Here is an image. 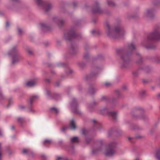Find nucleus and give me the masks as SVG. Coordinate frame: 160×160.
Instances as JSON below:
<instances>
[{
	"instance_id": "obj_1",
	"label": "nucleus",
	"mask_w": 160,
	"mask_h": 160,
	"mask_svg": "<svg viewBox=\"0 0 160 160\" xmlns=\"http://www.w3.org/2000/svg\"><path fill=\"white\" fill-rule=\"evenodd\" d=\"M127 48V52L122 49L117 50V53L121 55V65L122 68H126L129 66V62L131 61L130 56L136 48L132 43L128 44Z\"/></svg>"
},
{
	"instance_id": "obj_2",
	"label": "nucleus",
	"mask_w": 160,
	"mask_h": 160,
	"mask_svg": "<svg viewBox=\"0 0 160 160\" xmlns=\"http://www.w3.org/2000/svg\"><path fill=\"white\" fill-rule=\"evenodd\" d=\"M153 40H160V28L158 26L154 27L153 32L147 36V39L142 42V44L147 49H154L156 48V45H149V42Z\"/></svg>"
},
{
	"instance_id": "obj_3",
	"label": "nucleus",
	"mask_w": 160,
	"mask_h": 160,
	"mask_svg": "<svg viewBox=\"0 0 160 160\" xmlns=\"http://www.w3.org/2000/svg\"><path fill=\"white\" fill-rule=\"evenodd\" d=\"M106 26L107 27V35L110 38H115L122 36L125 33L123 28L120 25L114 26V29L108 22L106 23Z\"/></svg>"
},
{
	"instance_id": "obj_4",
	"label": "nucleus",
	"mask_w": 160,
	"mask_h": 160,
	"mask_svg": "<svg viewBox=\"0 0 160 160\" xmlns=\"http://www.w3.org/2000/svg\"><path fill=\"white\" fill-rule=\"evenodd\" d=\"M8 54L12 56V64L13 65L18 62L19 60L21 58L20 54L16 46H14L12 47V49L9 52Z\"/></svg>"
},
{
	"instance_id": "obj_5",
	"label": "nucleus",
	"mask_w": 160,
	"mask_h": 160,
	"mask_svg": "<svg viewBox=\"0 0 160 160\" xmlns=\"http://www.w3.org/2000/svg\"><path fill=\"white\" fill-rule=\"evenodd\" d=\"M117 143L114 142H110L107 147L105 154L108 156H112L116 152V148Z\"/></svg>"
},
{
	"instance_id": "obj_6",
	"label": "nucleus",
	"mask_w": 160,
	"mask_h": 160,
	"mask_svg": "<svg viewBox=\"0 0 160 160\" xmlns=\"http://www.w3.org/2000/svg\"><path fill=\"white\" fill-rule=\"evenodd\" d=\"M100 112L102 114H107L111 117L113 120L116 121L117 118V113L116 111L109 112L107 108H105L100 110Z\"/></svg>"
},
{
	"instance_id": "obj_7",
	"label": "nucleus",
	"mask_w": 160,
	"mask_h": 160,
	"mask_svg": "<svg viewBox=\"0 0 160 160\" xmlns=\"http://www.w3.org/2000/svg\"><path fill=\"white\" fill-rule=\"evenodd\" d=\"M76 36L75 30L73 29H70L64 34V39L69 41H70L73 38L76 37Z\"/></svg>"
},
{
	"instance_id": "obj_8",
	"label": "nucleus",
	"mask_w": 160,
	"mask_h": 160,
	"mask_svg": "<svg viewBox=\"0 0 160 160\" xmlns=\"http://www.w3.org/2000/svg\"><path fill=\"white\" fill-rule=\"evenodd\" d=\"M35 2L39 6H42L43 9L46 12H48L52 8L51 4L49 3H44L42 0H35Z\"/></svg>"
},
{
	"instance_id": "obj_9",
	"label": "nucleus",
	"mask_w": 160,
	"mask_h": 160,
	"mask_svg": "<svg viewBox=\"0 0 160 160\" xmlns=\"http://www.w3.org/2000/svg\"><path fill=\"white\" fill-rule=\"evenodd\" d=\"M69 52L72 55L76 54L78 52V48L74 43L70 42L69 45Z\"/></svg>"
},
{
	"instance_id": "obj_10",
	"label": "nucleus",
	"mask_w": 160,
	"mask_h": 160,
	"mask_svg": "<svg viewBox=\"0 0 160 160\" xmlns=\"http://www.w3.org/2000/svg\"><path fill=\"white\" fill-rule=\"evenodd\" d=\"M71 105L73 108L72 112L75 114H79V112L78 109V102L75 98H73L71 103Z\"/></svg>"
},
{
	"instance_id": "obj_11",
	"label": "nucleus",
	"mask_w": 160,
	"mask_h": 160,
	"mask_svg": "<svg viewBox=\"0 0 160 160\" xmlns=\"http://www.w3.org/2000/svg\"><path fill=\"white\" fill-rule=\"evenodd\" d=\"M103 141L102 140H99L97 142V147L94 148L92 150V153L95 154L98 152L100 151L102 148Z\"/></svg>"
},
{
	"instance_id": "obj_12",
	"label": "nucleus",
	"mask_w": 160,
	"mask_h": 160,
	"mask_svg": "<svg viewBox=\"0 0 160 160\" xmlns=\"http://www.w3.org/2000/svg\"><path fill=\"white\" fill-rule=\"evenodd\" d=\"M92 12L93 13H102L103 11L100 8L98 2H95L92 9Z\"/></svg>"
},
{
	"instance_id": "obj_13",
	"label": "nucleus",
	"mask_w": 160,
	"mask_h": 160,
	"mask_svg": "<svg viewBox=\"0 0 160 160\" xmlns=\"http://www.w3.org/2000/svg\"><path fill=\"white\" fill-rule=\"evenodd\" d=\"M57 66L59 67L66 68L67 69L66 70V74L68 75L71 74L73 72V70L70 69L68 65L62 62H60L58 64Z\"/></svg>"
},
{
	"instance_id": "obj_14",
	"label": "nucleus",
	"mask_w": 160,
	"mask_h": 160,
	"mask_svg": "<svg viewBox=\"0 0 160 160\" xmlns=\"http://www.w3.org/2000/svg\"><path fill=\"white\" fill-rule=\"evenodd\" d=\"M155 10L152 9H149L147 10L144 14V17L149 18H152L154 15Z\"/></svg>"
},
{
	"instance_id": "obj_15",
	"label": "nucleus",
	"mask_w": 160,
	"mask_h": 160,
	"mask_svg": "<svg viewBox=\"0 0 160 160\" xmlns=\"http://www.w3.org/2000/svg\"><path fill=\"white\" fill-rule=\"evenodd\" d=\"M53 21L54 22H56L58 26L59 27L62 26L65 22V21L62 19H59L57 18H53Z\"/></svg>"
},
{
	"instance_id": "obj_16",
	"label": "nucleus",
	"mask_w": 160,
	"mask_h": 160,
	"mask_svg": "<svg viewBox=\"0 0 160 160\" xmlns=\"http://www.w3.org/2000/svg\"><path fill=\"white\" fill-rule=\"evenodd\" d=\"M100 69H99L98 72H96L95 71L92 72L91 74L86 76L85 79L87 80L90 79L92 78L96 77L98 74Z\"/></svg>"
},
{
	"instance_id": "obj_17",
	"label": "nucleus",
	"mask_w": 160,
	"mask_h": 160,
	"mask_svg": "<svg viewBox=\"0 0 160 160\" xmlns=\"http://www.w3.org/2000/svg\"><path fill=\"white\" fill-rule=\"evenodd\" d=\"M37 82V80L35 79L28 81L26 84L28 87H32L36 85Z\"/></svg>"
},
{
	"instance_id": "obj_18",
	"label": "nucleus",
	"mask_w": 160,
	"mask_h": 160,
	"mask_svg": "<svg viewBox=\"0 0 160 160\" xmlns=\"http://www.w3.org/2000/svg\"><path fill=\"white\" fill-rule=\"evenodd\" d=\"M38 98V96L37 95L31 96L30 97L29 100H27L28 105L31 107L32 106L33 102L35 100Z\"/></svg>"
},
{
	"instance_id": "obj_19",
	"label": "nucleus",
	"mask_w": 160,
	"mask_h": 160,
	"mask_svg": "<svg viewBox=\"0 0 160 160\" xmlns=\"http://www.w3.org/2000/svg\"><path fill=\"white\" fill-rule=\"evenodd\" d=\"M47 94L50 99H55V100L58 98H59L60 96L59 95L56 94V93L53 94V95H51V92L49 91H47Z\"/></svg>"
},
{
	"instance_id": "obj_20",
	"label": "nucleus",
	"mask_w": 160,
	"mask_h": 160,
	"mask_svg": "<svg viewBox=\"0 0 160 160\" xmlns=\"http://www.w3.org/2000/svg\"><path fill=\"white\" fill-rule=\"evenodd\" d=\"M140 69L143 70L147 73L149 72L151 70V68H150L148 66H143L141 67L140 68Z\"/></svg>"
},
{
	"instance_id": "obj_21",
	"label": "nucleus",
	"mask_w": 160,
	"mask_h": 160,
	"mask_svg": "<svg viewBox=\"0 0 160 160\" xmlns=\"http://www.w3.org/2000/svg\"><path fill=\"white\" fill-rule=\"evenodd\" d=\"M41 27L43 32L49 31L50 29V28L48 26L44 23L41 24Z\"/></svg>"
},
{
	"instance_id": "obj_22",
	"label": "nucleus",
	"mask_w": 160,
	"mask_h": 160,
	"mask_svg": "<svg viewBox=\"0 0 160 160\" xmlns=\"http://www.w3.org/2000/svg\"><path fill=\"white\" fill-rule=\"evenodd\" d=\"M92 122L94 124V127H96L98 129H100L102 127L101 125L97 122L95 120H93Z\"/></svg>"
},
{
	"instance_id": "obj_23",
	"label": "nucleus",
	"mask_w": 160,
	"mask_h": 160,
	"mask_svg": "<svg viewBox=\"0 0 160 160\" xmlns=\"http://www.w3.org/2000/svg\"><path fill=\"white\" fill-rule=\"evenodd\" d=\"M22 153L23 154H30L31 155H32V156L34 155L33 153L29 149H24L22 151Z\"/></svg>"
},
{
	"instance_id": "obj_24",
	"label": "nucleus",
	"mask_w": 160,
	"mask_h": 160,
	"mask_svg": "<svg viewBox=\"0 0 160 160\" xmlns=\"http://www.w3.org/2000/svg\"><path fill=\"white\" fill-rule=\"evenodd\" d=\"M70 141L72 143H78L79 140L78 137H74L71 138Z\"/></svg>"
},
{
	"instance_id": "obj_25",
	"label": "nucleus",
	"mask_w": 160,
	"mask_h": 160,
	"mask_svg": "<svg viewBox=\"0 0 160 160\" xmlns=\"http://www.w3.org/2000/svg\"><path fill=\"white\" fill-rule=\"evenodd\" d=\"M70 128L74 130L76 128V125L74 120H72L70 123Z\"/></svg>"
},
{
	"instance_id": "obj_26",
	"label": "nucleus",
	"mask_w": 160,
	"mask_h": 160,
	"mask_svg": "<svg viewBox=\"0 0 160 160\" xmlns=\"http://www.w3.org/2000/svg\"><path fill=\"white\" fill-rule=\"evenodd\" d=\"M140 109L139 108H136V109H134V110H133L131 112V114L132 115L133 117V118H135V119H137L138 118H137V117L136 116H134V114H133V113L134 112H136V113H138V112H139V110Z\"/></svg>"
},
{
	"instance_id": "obj_27",
	"label": "nucleus",
	"mask_w": 160,
	"mask_h": 160,
	"mask_svg": "<svg viewBox=\"0 0 160 160\" xmlns=\"http://www.w3.org/2000/svg\"><path fill=\"white\" fill-rule=\"evenodd\" d=\"M107 3L108 5L111 7H114L116 5V4L111 0H107Z\"/></svg>"
},
{
	"instance_id": "obj_28",
	"label": "nucleus",
	"mask_w": 160,
	"mask_h": 160,
	"mask_svg": "<svg viewBox=\"0 0 160 160\" xmlns=\"http://www.w3.org/2000/svg\"><path fill=\"white\" fill-rule=\"evenodd\" d=\"M96 91V90L93 88H92L90 89L88 91L89 93L91 95H92L94 94Z\"/></svg>"
},
{
	"instance_id": "obj_29",
	"label": "nucleus",
	"mask_w": 160,
	"mask_h": 160,
	"mask_svg": "<svg viewBox=\"0 0 160 160\" xmlns=\"http://www.w3.org/2000/svg\"><path fill=\"white\" fill-rule=\"evenodd\" d=\"M50 110L51 112H53L57 114L58 112V109L55 107H52L50 108Z\"/></svg>"
},
{
	"instance_id": "obj_30",
	"label": "nucleus",
	"mask_w": 160,
	"mask_h": 160,
	"mask_svg": "<svg viewBox=\"0 0 160 160\" xmlns=\"http://www.w3.org/2000/svg\"><path fill=\"white\" fill-rule=\"evenodd\" d=\"M156 157L158 160H160V150H158L157 151Z\"/></svg>"
},
{
	"instance_id": "obj_31",
	"label": "nucleus",
	"mask_w": 160,
	"mask_h": 160,
	"mask_svg": "<svg viewBox=\"0 0 160 160\" xmlns=\"http://www.w3.org/2000/svg\"><path fill=\"white\" fill-rule=\"evenodd\" d=\"M78 66L81 68H83L86 66V63L83 62H80L78 63Z\"/></svg>"
},
{
	"instance_id": "obj_32",
	"label": "nucleus",
	"mask_w": 160,
	"mask_h": 160,
	"mask_svg": "<svg viewBox=\"0 0 160 160\" xmlns=\"http://www.w3.org/2000/svg\"><path fill=\"white\" fill-rule=\"evenodd\" d=\"M51 142V141L50 140H45L43 142V145L45 146H47L48 145L50 144Z\"/></svg>"
},
{
	"instance_id": "obj_33",
	"label": "nucleus",
	"mask_w": 160,
	"mask_h": 160,
	"mask_svg": "<svg viewBox=\"0 0 160 160\" xmlns=\"http://www.w3.org/2000/svg\"><path fill=\"white\" fill-rule=\"evenodd\" d=\"M152 4L154 5H158L160 4V0H153Z\"/></svg>"
},
{
	"instance_id": "obj_34",
	"label": "nucleus",
	"mask_w": 160,
	"mask_h": 160,
	"mask_svg": "<svg viewBox=\"0 0 160 160\" xmlns=\"http://www.w3.org/2000/svg\"><path fill=\"white\" fill-rule=\"evenodd\" d=\"M101 100L105 102H107L109 100V98L107 96H104L102 97Z\"/></svg>"
},
{
	"instance_id": "obj_35",
	"label": "nucleus",
	"mask_w": 160,
	"mask_h": 160,
	"mask_svg": "<svg viewBox=\"0 0 160 160\" xmlns=\"http://www.w3.org/2000/svg\"><path fill=\"white\" fill-rule=\"evenodd\" d=\"M17 120L18 122L21 124H22L24 122V120L22 118H17Z\"/></svg>"
},
{
	"instance_id": "obj_36",
	"label": "nucleus",
	"mask_w": 160,
	"mask_h": 160,
	"mask_svg": "<svg viewBox=\"0 0 160 160\" xmlns=\"http://www.w3.org/2000/svg\"><path fill=\"white\" fill-rule=\"evenodd\" d=\"M6 150L9 155H11L13 152L11 150L10 148L9 147H7Z\"/></svg>"
},
{
	"instance_id": "obj_37",
	"label": "nucleus",
	"mask_w": 160,
	"mask_h": 160,
	"mask_svg": "<svg viewBox=\"0 0 160 160\" xmlns=\"http://www.w3.org/2000/svg\"><path fill=\"white\" fill-rule=\"evenodd\" d=\"M141 119L144 120L146 121L148 119V116L145 114L142 115L141 117Z\"/></svg>"
},
{
	"instance_id": "obj_38",
	"label": "nucleus",
	"mask_w": 160,
	"mask_h": 160,
	"mask_svg": "<svg viewBox=\"0 0 160 160\" xmlns=\"http://www.w3.org/2000/svg\"><path fill=\"white\" fill-rule=\"evenodd\" d=\"M82 133L85 136H86L88 133V131L84 128L82 129Z\"/></svg>"
},
{
	"instance_id": "obj_39",
	"label": "nucleus",
	"mask_w": 160,
	"mask_h": 160,
	"mask_svg": "<svg viewBox=\"0 0 160 160\" xmlns=\"http://www.w3.org/2000/svg\"><path fill=\"white\" fill-rule=\"evenodd\" d=\"M115 92V94L118 98H119L121 96V94L119 90H116Z\"/></svg>"
},
{
	"instance_id": "obj_40",
	"label": "nucleus",
	"mask_w": 160,
	"mask_h": 160,
	"mask_svg": "<svg viewBox=\"0 0 160 160\" xmlns=\"http://www.w3.org/2000/svg\"><path fill=\"white\" fill-rule=\"evenodd\" d=\"M91 32L93 34H96L98 35L99 34V32L98 31H96L94 30H93Z\"/></svg>"
},
{
	"instance_id": "obj_41",
	"label": "nucleus",
	"mask_w": 160,
	"mask_h": 160,
	"mask_svg": "<svg viewBox=\"0 0 160 160\" xmlns=\"http://www.w3.org/2000/svg\"><path fill=\"white\" fill-rule=\"evenodd\" d=\"M83 58L85 59H87L89 58V54L88 53H86L83 55Z\"/></svg>"
},
{
	"instance_id": "obj_42",
	"label": "nucleus",
	"mask_w": 160,
	"mask_h": 160,
	"mask_svg": "<svg viewBox=\"0 0 160 160\" xmlns=\"http://www.w3.org/2000/svg\"><path fill=\"white\" fill-rule=\"evenodd\" d=\"M42 160H47L46 156L42 154L41 155Z\"/></svg>"
},
{
	"instance_id": "obj_43",
	"label": "nucleus",
	"mask_w": 160,
	"mask_h": 160,
	"mask_svg": "<svg viewBox=\"0 0 160 160\" xmlns=\"http://www.w3.org/2000/svg\"><path fill=\"white\" fill-rule=\"evenodd\" d=\"M143 61V59L142 58H140L138 60L136 61V62L138 63H140Z\"/></svg>"
},
{
	"instance_id": "obj_44",
	"label": "nucleus",
	"mask_w": 160,
	"mask_h": 160,
	"mask_svg": "<svg viewBox=\"0 0 160 160\" xmlns=\"http://www.w3.org/2000/svg\"><path fill=\"white\" fill-rule=\"evenodd\" d=\"M12 102V99L10 98L8 100V104L7 105V107H8L9 105L11 104Z\"/></svg>"
},
{
	"instance_id": "obj_45",
	"label": "nucleus",
	"mask_w": 160,
	"mask_h": 160,
	"mask_svg": "<svg viewBox=\"0 0 160 160\" xmlns=\"http://www.w3.org/2000/svg\"><path fill=\"white\" fill-rule=\"evenodd\" d=\"M2 152V147H1V144L0 143V160H2V159H1Z\"/></svg>"
},
{
	"instance_id": "obj_46",
	"label": "nucleus",
	"mask_w": 160,
	"mask_h": 160,
	"mask_svg": "<svg viewBox=\"0 0 160 160\" xmlns=\"http://www.w3.org/2000/svg\"><path fill=\"white\" fill-rule=\"evenodd\" d=\"M91 141V139L89 138H86L85 139V141L87 143H88Z\"/></svg>"
},
{
	"instance_id": "obj_47",
	"label": "nucleus",
	"mask_w": 160,
	"mask_h": 160,
	"mask_svg": "<svg viewBox=\"0 0 160 160\" xmlns=\"http://www.w3.org/2000/svg\"><path fill=\"white\" fill-rule=\"evenodd\" d=\"M155 62L157 63H160V58H158L155 60Z\"/></svg>"
},
{
	"instance_id": "obj_48",
	"label": "nucleus",
	"mask_w": 160,
	"mask_h": 160,
	"mask_svg": "<svg viewBox=\"0 0 160 160\" xmlns=\"http://www.w3.org/2000/svg\"><path fill=\"white\" fill-rule=\"evenodd\" d=\"M31 107H31H30L28 105L29 111L31 112H34V110H32V108H31Z\"/></svg>"
},
{
	"instance_id": "obj_49",
	"label": "nucleus",
	"mask_w": 160,
	"mask_h": 160,
	"mask_svg": "<svg viewBox=\"0 0 160 160\" xmlns=\"http://www.w3.org/2000/svg\"><path fill=\"white\" fill-rule=\"evenodd\" d=\"M105 85L106 87H108L111 85V84L109 82H106L105 83Z\"/></svg>"
},
{
	"instance_id": "obj_50",
	"label": "nucleus",
	"mask_w": 160,
	"mask_h": 160,
	"mask_svg": "<svg viewBox=\"0 0 160 160\" xmlns=\"http://www.w3.org/2000/svg\"><path fill=\"white\" fill-rule=\"evenodd\" d=\"M68 128V127H64L62 128L61 129V130L63 132H64L65 130Z\"/></svg>"
},
{
	"instance_id": "obj_51",
	"label": "nucleus",
	"mask_w": 160,
	"mask_h": 160,
	"mask_svg": "<svg viewBox=\"0 0 160 160\" xmlns=\"http://www.w3.org/2000/svg\"><path fill=\"white\" fill-rule=\"evenodd\" d=\"M73 7L74 8L76 7L77 5V3L76 2H73L72 3Z\"/></svg>"
},
{
	"instance_id": "obj_52",
	"label": "nucleus",
	"mask_w": 160,
	"mask_h": 160,
	"mask_svg": "<svg viewBox=\"0 0 160 160\" xmlns=\"http://www.w3.org/2000/svg\"><path fill=\"white\" fill-rule=\"evenodd\" d=\"M4 98V97L3 96L1 92H0V100L3 99Z\"/></svg>"
},
{
	"instance_id": "obj_53",
	"label": "nucleus",
	"mask_w": 160,
	"mask_h": 160,
	"mask_svg": "<svg viewBox=\"0 0 160 160\" xmlns=\"http://www.w3.org/2000/svg\"><path fill=\"white\" fill-rule=\"evenodd\" d=\"M18 32L19 34L21 35L22 34V32L21 29L19 28L18 29Z\"/></svg>"
},
{
	"instance_id": "obj_54",
	"label": "nucleus",
	"mask_w": 160,
	"mask_h": 160,
	"mask_svg": "<svg viewBox=\"0 0 160 160\" xmlns=\"http://www.w3.org/2000/svg\"><path fill=\"white\" fill-rule=\"evenodd\" d=\"M122 88L123 90H126L127 88V87L125 85H123L122 87Z\"/></svg>"
},
{
	"instance_id": "obj_55",
	"label": "nucleus",
	"mask_w": 160,
	"mask_h": 160,
	"mask_svg": "<svg viewBox=\"0 0 160 160\" xmlns=\"http://www.w3.org/2000/svg\"><path fill=\"white\" fill-rule=\"evenodd\" d=\"M28 53L29 54L32 55V54H33L32 52L30 50H28Z\"/></svg>"
},
{
	"instance_id": "obj_56",
	"label": "nucleus",
	"mask_w": 160,
	"mask_h": 160,
	"mask_svg": "<svg viewBox=\"0 0 160 160\" xmlns=\"http://www.w3.org/2000/svg\"><path fill=\"white\" fill-rule=\"evenodd\" d=\"M140 129V127H139L138 126H135V128H133L132 129Z\"/></svg>"
},
{
	"instance_id": "obj_57",
	"label": "nucleus",
	"mask_w": 160,
	"mask_h": 160,
	"mask_svg": "<svg viewBox=\"0 0 160 160\" xmlns=\"http://www.w3.org/2000/svg\"><path fill=\"white\" fill-rule=\"evenodd\" d=\"M97 104V103L96 102H94L92 103V104H91V105L90 106V107H92V106L93 105H96Z\"/></svg>"
},
{
	"instance_id": "obj_58",
	"label": "nucleus",
	"mask_w": 160,
	"mask_h": 160,
	"mask_svg": "<svg viewBox=\"0 0 160 160\" xmlns=\"http://www.w3.org/2000/svg\"><path fill=\"white\" fill-rule=\"evenodd\" d=\"M133 75L135 76H137V75H138V73L137 72H133Z\"/></svg>"
},
{
	"instance_id": "obj_59",
	"label": "nucleus",
	"mask_w": 160,
	"mask_h": 160,
	"mask_svg": "<svg viewBox=\"0 0 160 160\" xmlns=\"http://www.w3.org/2000/svg\"><path fill=\"white\" fill-rule=\"evenodd\" d=\"M62 158L61 157L57 156V157L56 160H59L60 159H62Z\"/></svg>"
},
{
	"instance_id": "obj_60",
	"label": "nucleus",
	"mask_w": 160,
	"mask_h": 160,
	"mask_svg": "<svg viewBox=\"0 0 160 160\" xmlns=\"http://www.w3.org/2000/svg\"><path fill=\"white\" fill-rule=\"evenodd\" d=\"M71 148H72V151L70 150V151H69V152H70L71 153H74V152L73 151V149H74V148H73V147H72Z\"/></svg>"
},
{
	"instance_id": "obj_61",
	"label": "nucleus",
	"mask_w": 160,
	"mask_h": 160,
	"mask_svg": "<svg viewBox=\"0 0 160 160\" xmlns=\"http://www.w3.org/2000/svg\"><path fill=\"white\" fill-rule=\"evenodd\" d=\"M59 83L58 82H57L55 83V85L57 87H58L59 86Z\"/></svg>"
},
{
	"instance_id": "obj_62",
	"label": "nucleus",
	"mask_w": 160,
	"mask_h": 160,
	"mask_svg": "<svg viewBox=\"0 0 160 160\" xmlns=\"http://www.w3.org/2000/svg\"><path fill=\"white\" fill-rule=\"evenodd\" d=\"M9 22H6V26L7 27H9Z\"/></svg>"
},
{
	"instance_id": "obj_63",
	"label": "nucleus",
	"mask_w": 160,
	"mask_h": 160,
	"mask_svg": "<svg viewBox=\"0 0 160 160\" xmlns=\"http://www.w3.org/2000/svg\"><path fill=\"white\" fill-rule=\"evenodd\" d=\"M46 81L47 83H49L50 82V80L49 79H46Z\"/></svg>"
},
{
	"instance_id": "obj_64",
	"label": "nucleus",
	"mask_w": 160,
	"mask_h": 160,
	"mask_svg": "<svg viewBox=\"0 0 160 160\" xmlns=\"http://www.w3.org/2000/svg\"><path fill=\"white\" fill-rule=\"evenodd\" d=\"M132 18H137L138 17V15H137L136 16H133Z\"/></svg>"
}]
</instances>
